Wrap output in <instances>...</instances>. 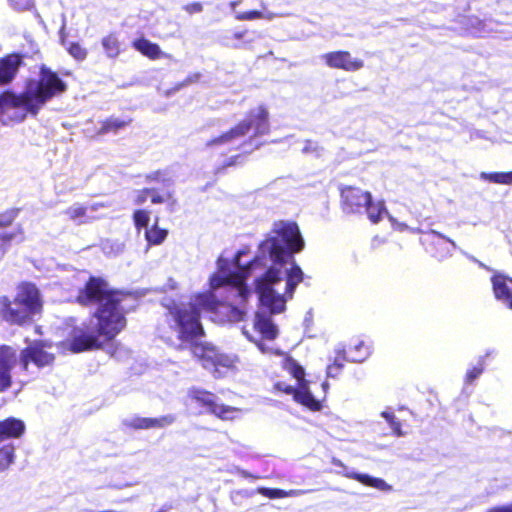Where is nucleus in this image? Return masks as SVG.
<instances>
[{
    "label": "nucleus",
    "instance_id": "9b49d317",
    "mask_svg": "<svg viewBox=\"0 0 512 512\" xmlns=\"http://www.w3.org/2000/svg\"><path fill=\"white\" fill-rule=\"evenodd\" d=\"M23 65V56L17 53L0 58V85L10 84L17 76Z\"/></svg>",
    "mask_w": 512,
    "mask_h": 512
},
{
    "label": "nucleus",
    "instance_id": "864d4df0",
    "mask_svg": "<svg viewBox=\"0 0 512 512\" xmlns=\"http://www.w3.org/2000/svg\"><path fill=\"white\" fill-rule=\"evenodd\" d=\"M322 387H323V390H324V392H325V391H326V389L328 388V383H327V382H324V383L322 384Z\"/></svg>",
    "mask_w": 512,
    "mask_h": 512
},
{
    "label": "nucleus",
    "instance_id": "20e7f679",
    "mask_svg": "<svg viewBox=\"0 0 512 512\" xmlns=\"http://www.w3.org/2000/svg\"><path fill=\"white\" fill-rule=\"evenodd\" d=\"M42 310V298L32 283H22L13 301L0 296V317L10 324H24Z\"/></svg>",
    "mask_w": 512,
    "mask_h": 512
},
{
    "label": "nucleus",
    "instance_id": "412c9836",
    "mask_svg": "<svg viewBox=\"0 0 512 512\" xmlns=\"http://www.w3.org/2000/svg\"><path fill=\"white\" fill-rule=\"evenodd\" d=\"M363 211L366 212L368 219L377 223L380 221L384 214H387V210L383 201H372V197L370 198V203L364 207Z\"/></svg>",
    "mask_w": 512,
    "mask_h": 512
},
{
    "label": "nucleus",
    "instance_id": "a211bd4d",
    "mask_svg": "<svg viewBox=\"0 0 512 512\" xmlns=\"http://www.w3.org/2000/svg\"><path fill=\"white\" fill-rule=\"evenodd\" d=\"M253 330L266 339H274L277 336V328L270 318L261 312L255 314Z\"/></svg>",
    "mask_w": 512,
    "mask_h": 512
},
{
    "label": "nucleus",
    "instance_id": "9d476101",
    "mask_svg": "<svg viewBox=\"0 0 512 512\" xmlns=\"http://www.w3.org/2000/svg\"><path fill=\"white\" fill-rule=\"evenodd\" d=\"M371 194L360 188L348 187L342 190L345 210L352 213H361L370 203Z\"/></svg>",
    "mask_w": 512,
    "mask_h": 512
},
{
    "label": "nucleus",
    "instance_id": "a18cd8bd",
    "mask_svg": "<svg viewBox=\"0 0 512 512\" xmlns=\"http://www.w3.org/2000/svg\"><path fill=\"white\" fill-rule=\"evenodd\" d=\"M202 4L199 3V2H195V3H192L190 5L187 6L186 10L189 12V13H199L202 11Z\"/></svg>",
    "mask_w": 512,
    "mask_h": 512
},
{
    "label": "nucleus",
    "instance_id": "49530a36",
    "mask_svg": "<svg viewBox=\"0 0 512 512\" xmlns=\"http://www.w3.org/2000/svg\"><path fill=\"white\" fill-rule=\"evenodd\" d=\"M312 323H313V315H312L311 311H308L304 318V326H305L306 330L311 327Z\"/></svg>",
    "mask_w": 512,
    "mask_h": 512
},
{
    "label": "nucleus",
    "instance_id": "c03bdc74",
    "mask_svg": "<svg viewBox=\"0 0 512 512\" xmlns=\"http://www.w3.org/2000/svg\"><path fill=\"white\" fill-rule=\"evenodd\" d=\"M318 151V146L316 143L311 141H307L305 146L303 147V152L305 153H316Z\"/></svg>",
    "mask_w": 512,
    "mask_h": 512
},
{
    "label": "nucleus",
    "instance_id": "ea45409f",
    "mask_svg": "<svg viewBox=\"0 0 512 512\" xmlns=\"http://www.w3.org/2000/svg\"><path fill=\"white\" fill-rule=\"evenodd\" d=\"M389 220L392 223V227L398 231L410 230L411 232H418V229L409 228L406 224L396 221L393 217L389 216Z\"/></svg>",
    "mask_w": 512,
    "mask_h": 512
},
{
    "label": "nucleus",
    "instance_id": "393cba45",
    "mask_svg": "<svg viewBox=\"0 0 512 512\" xmlns=\"http://www.w3.org/2000/svg\"><path fill=\"white\" fill-rule=\"evenodd\" d=\"M274 18V14L271 12L261 11H248V12H235V19L238 21H252L256 19H267L271 20Z\"/></svg>",
    "mask_w": 512,
    "mask_h": 512
},
{
    "label": "nucleus",
    "instance_id": "1a4fd4ad",
    "mask_svg": "<svg viewBox=\"0 0 512 512\" xmlns=\"http://www.w3.org/2000/svg\"><path fill=\"white\" fill-rule=\"evenodd\" d=\"M43 342H33L21 354V363L24 369L28 368L29 362H33L38 368L50 365L54 361V355L46 351Z\"/></svg>",
    "mask_w": 512,
    "mask_h": 512
},
{
    "label": "nucleus",
    "instance_id": "2eb2a0df",
    "mask_svg": "<svg viewBox=\"0 0 512 512\" xmlns=\"http://www.w3.org/2000/svg\"><path fill=\"white\" fill-rule=\"evenodd\" d=\"M25 431V424L22 420L10 417L0 421V443L12 439L19 438Z\"/></svg>",
    "mask_w": 512,
    "mask_h": 512
},
{
    "label": "nucleus",
    "instance_id": "79ce46f5",
    "mask_svg": "<svg viewBox=\"0 0 512 512\" xmlns=\"http://www.w3.org/2000/svg\"><path fill=\"white\" fill-rule=\"evenodd\" d=\"M66 37H67V33H66V21H65V18H63L62 20V25H61V28L59 30V39H60V43L61 45L64 47L66 46V44H68L69 42L66 40Z\"/></svg>",
    "mask_w": 512,
    "mask_h": 512
},
{
    "label": "nucleus",
    "instance_id": "a878e982",
    "mask_svg": "<svg viewBox=\"0 0 512 512\" xmlns=\"http://www.w3.org/2000/svg\"><path fill=\"white\" fill-rule=\"evenodd\" d=\"M102 46L108 57H116L120 52L119 41L114 35H108L102 39Z\"/></svg>",
    "mask_w": 512,
    "mask_h": 512
},
{
    "label": "nucleus",
    "instance_id": "09e8293b",
    "mask_svg": "<svg viewBox=\"0 0 512 512\" xmlns=\"http://www.w3.org/2000/svg\"><path fill=\"white\" fill-rule=\"evenodd\" d=\"M10 223V219L4 215H0V226H5Z\"/></svg>",
    "mask_w": 512,
    "mask_h": 512
},
{
    "label": "nucleus",
    "instance_id": "f8f14e48",
    "mask_svg": "<svg viewBox=\"0 0 512 512\" xmlns=\"http://www.w3.org/2000/svg\"><path fill=\"white\" fill-rule=\"evenodd\" d=\"M333 464L340 467L342 471H339V474L344 475L347 478L357 480L358 482L378 489L380 491H389L391 490V486L388 485L383 479L372 477L368 474L357 473L353 471H349L348 468L338 459H333Z\"/></svg>",
    "mask_w": 512,
    "mask_h": 512
},
{
    "label": "nucleus",
    "instance_id": "72a5a7b5",
    "mask_svg": "<svg viewBox=\"0 0 512 512\" xmlns=\"http://www.w3.org/2000/svg\"><path fill=\"white\" fill-rule=\"evenodd\" d=\"M149 196L153 204L164 203L172 197L170 193L160 194L154 189H149Z\"/></svg>",
    "mask_w": 512,
    "mask_h": 512
},
{
    "label": "nucleus",
    "instance_id": "a19ab883",
    "mask_svg": "<svg viewBox=\"0 0 512 512\" xmlns=\"http://www.w3.org/2000/svg\"><path fill=\"white\" fill-rule=\"evenodd\" d=\"M486 512H512V502L491 507Z\"/></svg>",
    "mask_w": 512,
    "mask_h": 512
},
{
    "label": "nucleus",
    "instance_id": "39448f33",
    "mask_svg": "<svg viewBox=\"0 0 512 512\" xmlns=\"http://www.w3.org/2000/svg\"><path fill=\"white\" fill-rule=\"evenodd\" d=\"M269 112L264 105L252 109L247 118L233 127L230 131L210 140L207 146L234 145L237 141L253 132V136L267 134L269 131Z\"/></svg>",
    "mask_w": 512,
    "mask_h": 512
},
{
    "label": "nucleus",
    "instance_id": "3c124183",
    "mask_svg": "<svg viewBox=\"0 0 512 512\" xmlns=\"http://www.w3.org/2000/svg\"><path fill=\"white\" fill-rule=\"evenodd\" d=\"M240 2H241L240 0L230 2V7H231V9H232V11H233L234 13H235V12H237V11L235 10V8H236V6H237Z\"/></svg>",
    "mask_w": 512,
    "mask_h": 512
},
{
    "label": "nucleus",
    "instance_id": "bb28decb",
    "mask_svg": "<svg viewBox=\"0 0 512 512\" xmlns=\"http://www.w3.org/2000/svg\"><path fill=\"white\" fill-rule=\"evenodd\" d=\"M14 461V446L5 445L0 448V472L6 470Z\"/></svg>",
    "mask_w": 512,
    "mask_h": 512
},
{
    "label": "nucleus",
    "instance_id": "f3484780",
    "mask_svg": "<svg viewBox=\"0 0 512 512\" xmlns=\"http://www.w3.org/2000/svg\"><path fill=\"white\" fill-rule=\"evenodd\" d=\"M428 235L431 237V242L435 245V254L438 258H445L451 255L452 251L456 249L454 241L435 230H431Z\"/></svg>",
    "mask_w": 512,
    "mask_h": 512
},
{
    "label": "nucleus",
    "instance_id": "423d86ee",
    "mask_svg": "<svg viewBox=\"0 0 512 512\" xmlns=\"http://www.w3.org/2000/svg\"><path fill=\"white\" fill-rule=\"evenodd\" d=\"M283 369L289 373L296 381V387L278 381L274 384V390L288 395H292L293 399L310 409L311 411H319L322 408L321 401L316 399L310 389L309 382L305 380V371L295 360L284 357L282 360Z\"/></svg>",
    "mask_w": 512,
    "mask_h": 512
},
{
    "label": "nucleus",
    "instance_id": "c756f323",
    "mask_svg": "<svg viewBox=\"0 0 512 512\" xmlns=\"http://www.w3.org/2000/svg\"><path fill=\"white\" fill-rule=\"evenodd\" d=\"M133 219L136 228L138 230L144 229L145 231L149 228L148 224L151 220V213L144 209L136 210L133 214Z\"/></svg>",
    "mask_w": 512,
    "mask_h": 512
},
{
    "label": "nucleus",
    "instance_id": "f704fd0d",
    "mask_svg": "<svg viewBox=\"0 0 512 512\" xmlns=\"http://www.w3.org/2000/svg\"><path fill=\"white\" fill-rule=\"evenodd\" d=\"M483 359L480 360L479 366L469 369L466 373V382L471 383L473 380L478 378L483 372Z\"/></svg>",
    "mask_w": 512,
    "mask_h": 512
},
{
    "label": "nucleus",
    "instance_id": "7ed1b4c3",
    "mask_svg": "<svg viewBox=\"0 0 512 512\" xmlns=\"http://www.w3.org/2000/svg\"><path fill=\"white\" fill-rule=\"evenodd\" d=\"M66 90L67 85L58 74L42 66L38 77L28 80L21 94L6 91L0 95V112L8 115L14 111L10 117L21 121L27 114L37 115L47 102Z\"/></svg>",
    "mask_w": 512,
    "mask_h": 512
},
{
    "label": "nucleus",
    "instance_id": "aec40b11",
    "mask_svg": "<svg viewBox=\"0 0 512 512\" xmlns=\"http://www.w3.org/2000/svg\"><path fill=\"white\" fill-rule=\"evenodd\" d=\"M168 231L158 226V217H155V222L151 228L144 231V237L149 245H159L167 237Z\"/></svg>",
    "mask_w": 512,
    "mask_h": 512
},
{
    "label": "nucleus",
    "instance_id": "0eeeda50",
    "mask_svg": "<svg viewBox=\"0 0 512 512\" xmlns=\"http://www.w3.org/2000/svg\"><path fill=\"white\" fill-rule=\"evenodd\" d=\"M188 399L198 405L205 407L207 411L215 414L223 420H230L236 417L238 410L236 408L225 406L216 402V397L205 390L192 388L188 391Z\"/></svg>",
    "mask_w": 512,
    "mask_h": 512
},
{
    "label": "nucleus",
    "instance_id": "de8ad7c7",
    "mask_svg": "<svg viewBox=\"0 0 512 512\" xmlns=\"http://www.w3.org/2000/svg\"><path fill=\"white\" fill-rule=\"evenodd\" d=\"M338 374H339V372H337V367H336L335 365H332V364H331V365H329V366L327 367V375H328L329 377L334 378V377H336Z\"/></svg>",
    "mask_w": 512,
    "mask_h": 512
},
{
    "label": "nucleus",
    "instance_id": "6ab92c4d",
    "mask_svg": "<svg viewBox=\"0 0 512 512\" xmlns=\"http://www.w3.org/2000/svg\"><path fill=\"white\" fill-rule=\"evenodd\" d=\"M173 415H166L160 418H136L130 422V426L138 429L163 428L174 423Z\"/></svg>",
    "mask_w": 512,
    "mask_h": 512
},
{
    "label": "nucleus",
    "instance_id": "f257e3e1",
    "mask_svg": "<svg viewBox=\"0 0 512 512\" xmlns=\"http://www.w3.org/2000/svg\"><path fill=\"white\" fill-rule=\"evenodd\" d=\"M305 246L299 227L294 222L274 223L268 237L261 242L254 259L245 266L240 263L245 254L234 256L223 253L217 260V271L210 277V291L198 293L188 303L169 308L171 328L175 331L179 348H190L203 368L215 377H223L237 369L239 359L234 354L221 353L208 344H198L204 334L200 323L202 313H213L221 323L238 322L246 315V302L252 291L244 281L254 277L255 289L261 306L271 314L285 311L296 287L303 280V272L294 262L293 254Z\"/></svg>",
    "mask_w": 512,
    "mask_h": 512
},
{
    "label": "nucleus",
    "instance_id": "6e6d98bb",
    "mask_svg": "<svg viewBox=\"0 0 512 512\" xmlns=\"http://www.w3.org/2000/svg\"><path fill=\"white\" fill-rule=\"evenodd\" d=\"M242 475H243V476H245V477H247V476H248V473H247V472H245V471H243V472H242Z\"/></svg>",
    "mask_w": 512,
    "mask_h": 512
},
{
    "label": "nucleus",
    "instance_id": "cd10ccee",
    "mask_svg": "<svg viewBox=\"0 0 512 512\" xmlns=\"http://www.w3.org/2000/svg\"><path fill=\"white\" fill-rule=\"evenodd\" d=\"M64 47L69 55L77 61L85 60L88 55L87 49L80 45L78 42H69Z\"/></svg>",
    "mask_w": 512,
    "mask_h": 512
},
{
    "label": "nucleus",
    "instance_id": "5fc2aeb1",
    "mask_svg": "<svg viewBox=\"0 0 512 512\" xmlns=\"http://www.w3.org/2000/svg\"><path fill=\"white\" fill-rule=\"evenodd\" d=\"M97 207H98V204H95V205H92V206L90 207V209H91V210H96V209H97Z\"/></svg>",
    "mask_w": 512,
    "mask_h": 512
},
{
    "label": "nucleus",
    "instance_id": "473e14b6",
    "mask_svg": "<svg viewBox=\"0 0 512 512\" xmlns=\"http://www.w3.org/2000/svg\"><path fill=\"white\" fill-rule=\"evenodd\" d=\"M87 211V208L80 205V204H74L71 207H69L65 213L66 215L72 219V220H78L85 216Z\"/></svg>",
    "mask_w": 512,
    "mask_h": 512
},
{
    "label": "nucleus",
    "instance_id": "dca6fc26",
    "mask_svg": "<svg viewBox=\"0 0 512 512\" xmlns=\"http://www.w3.org/2000/svg\"><path fill=\"white\" fill-rule=\"evenodd\" d=\"M134 48L139 51L142 55L146 56L151 60H157L161 58L171 59L172 56L168 53L163 52L160 47L144 38H140L133 42Z\"/></svg>",
    "mask_w": 512,
    "mask_h": 512
},
{
    "label": "nucleus",
    "instance_id": "37998d69",
    "mask_svg": "<svg viewBox=\"0 0 512 512\" xmlns=\"http://www.w3.org/2000/svg\"><path fill=\"white\" fill-rule=\"evenodd\" d=\"M147 182H162L164 181L163 173L155 171L146 176Z\"/></svg>",
    "mask_w": 512,
    "mask_h": 512
},
{
    "label": "nucleus",
    "instance_id": "b1692460",
    "mask_svg": "<svg viewBox=\"0 0 512 512\" xmlns=\"http://www.w3.org/2000/svg\"><path fill=\"white\" fill-rule=\"evenodd\" d=\"M480 178L485 181H489L496 184H512V171L511 172H493L486 173L482 172Z\"/></svg>",
    "mask_w": 512,
    "mask_h": 512
},
{
    "label": "nucleus",
    "instance_id": "4be33fe9",
    "mask_svg": "<svg viewBox=\"0 0 512 512\" xmlns=\"http://www.w3.org/2000/svg\"><path fill=\"white\" fill-rule=\"evenodd\" d=\"M370 354V349L363 341H358L353 347L350 348L348 353V360L353 362H361L365 360Z\"/></svg>",
    "mask_w": 512,
    "mask_h": 512
},
{
    "label": "nucleus",
    "instance_id": "ddd939ff",
    "mask_svg": "<svg viewBox=\"0 0 512 512\" xmlns=\"http://www.w3.org/2000/svg\"><path fill=\"white\" fill-rule=\"evenodd\" d=\"M491 282L495 298L512 309V278L496 274L492 277Z\"/></svg>",
    "mask_w": 512,
    "mask_h": 512
},
{
    "label": "nucleus",
    "instance_id": "8fccbe9b",
    "mask_svg": "<svg viewBox=\"0 0 512 512\" xmlns=\"http://www.w3.org/2000/svg\"><path fill=\"white\" fill-rule=\"evenodd\" d=\"M245 34H246V31L235 32L233 34V38L236 40H240L245 36Z\"/></svg>",
    "mask_w": 512,
    "mask_h": 512
},
{
    "label": "nucleus",
    "instance_id": "c85d7f7f",
    "mask_svg": "<svg viewBox=\"0 0 512 512\" xmlns=\"http://www.w3.org/2000/svg\"><path fill=\"white\" fill-rule=\"evenodd\" d=\"M125 126V121H121L116 118H110L103 122L98 134L103 135L111 132L116 133L118 130L125 128Z\"/></svg>",
    "mask_w": 512,
    "mask_h": 512
},
{
    "label": "nucleus",
    "instance_id": "e433bc0d",
    "mask_svg": "<svg viewBox=\"0 0 512 512\" xmlns=\"http://www.w3.org/2000/svg\"><path fill=\"white\" fill-rule=\"evenodd\" d=\"M243 334L252 342L256 343L262 353H268L270 348L262 342H259L253 335L250 334L246 327L243 328Z\"/></svg>",
    "mask_w": 512,
    "mask_h": 512
},
{
    "label": "nucleus",
    "instance_id": "4468645a",
    "mask_svg": "<svg viewBox=\"0 0 512 512\" xmlns=\"http://www.w3.org/2000/svg\"><path fill=\"white\" fill-rule=\"evenodd\" d=\"M16 362L14 351L9 347L0 348V391L10 386V369Z\"/></svg>",
    "mask_w": 512,
    "mask_h": 512
},
{
    "label": "nucleus",
    "instance_id": "f03ea898",
    "mask_svg": "<svg viewBox=\"0 0 512 512\" xmlns=\"http://www.w3.org/2000/svg\"><path fill=\"white\" fill-rule=\"evenodd\" d=\"M126 294L111 289L109 284L100 279L92 277L85 288L77 296L81 305L97 304L95 317L97 323L93 327L82 325L73 331L71 350L82 352L97 345V336L113 338L125 326V311L122 303Z\"/></svg>",
    "mask_w": 512,
    "mask_h": 512
},
{
    "label": "nucleus",
    "instance_id": "7c9ffc66",
    "mask_svg": "<svg viewBox=\"0 0 512 512\" xmlns=\"http://www.w3.org/2000/svg\"><path fill=\"white\" fill-rule=\"evenodd\" d=\"M468 22L469 31L476 36H484L490 32V30L486 29L487 23L477 17L469 18Z\"/></svg>",
    "mask_w": 512,
    "mask_h": 512
},
{
    "label": "nucleus",
    "instance_id": "603ef678",
    "mask_svg": "<svg viewBox=\"0 0 512 512\" xmlns=\"http://www.w3.org/2000/svg\"><path fill=\"white\" fill-rule=\"evenodd\" d=\"M169 283H170V288L171 289H175L176 288V282L175 281L170 280Z\"/></svg>",
    "mask_w": 512,
    "mask_h": 512
},
{
    "label": "nucleus",
    "instance_id": "5701e85b",
    "mask_svg": "<svg viewBox=\"0 0 512 512\" xmlns=\"http://www.w3.org/2000/svg\"><path fill=\"white\" fill-rule=\"evenodd\" d=\"M258 493L266 496L268 498H284V497H292V496H299L304 494L305 492L303 490H290L285 491L281 489H271V488H258Z\"/></svg>",
    "mask_w": 512,
    "mask_h": 512
},
{
    "label": "nucleus",
    "instance_id": "6e6552de",
    "mask_svg": "<svg viewBox=\"0 0 512 512\" xmlns=\"http://www.w3.org/2000/svg\"><path fill=\"white\" fill-rule=\"evenodd\" d=\"M320 58L327 67L346 72H356L364 67L363 60L353 57L348 51H332L322 54Z\"/></svg>",
    "mask_w": 512,
    "mask_h": 512
},
{
    "label": "nucleus",
    "instance_id": "2f4dec72",
    "mask_svg": "<svg viewBox=\"0 0 512 512\" xmlns=\"http://www.w3.org/2000/svg\"><path fill=\"white\" fill-rule=\"evenodd\" d=\"M381 416L383 418H385V420L389 423L393 433L396 435V436H402L403 433H402V430H401V425L400 423L396 420L395 416L393 413H390L388 411H383L381 413Z\"/></svg>",
    "mask_w": 512,
    "mask_h": 512
},
{
    "label": "nucleus",
    "instance_id": "58836bf2",
    "mask_svg": "<svg viewBox=\"0 0 512 512\" xmlns=\"http://www.w3.org/2000/svg\"><path fill=\"white\" fill-rule=\"evenodd\" d=\"M11 236L6 233H0V258L4 255Z\"/></svg>",
    "mask_w": 512,
    "mask_h": 512
},
{
    "label": "nucleus",
    "instance_id": "4c0bfd02",
    "mask_svg": "<svg viewBox=\"0 0 512 512\" xmlns=\"http://www.w3.org/2000/svg\"><path fill=\"white\" fill-rule=\"evenodd\" d=\"M337 356L334 359V362L332 365H335L337 367V372H340L344 365L345 356H344V349L343 347H338L337 350Z\"/></svg>",
    "mask_w": 512,
    "mask_h": 512
},
{
    "label": "nucleus",
    "instance_id": "c9c22d12",
    "mask_svg": "<svg viewBox=\"0 0 512 512\" xmlns=\"http://www.w3.org/2000/svg\"><path fill=\"white\" fill-rule=\"evenodd\" d=\"M150 198L149 189H142L135 192L134 203L137 205L144 204Z\"/></svg>",
    "mask_w": 512,
    "mask_h": 512
}]
</instances>
